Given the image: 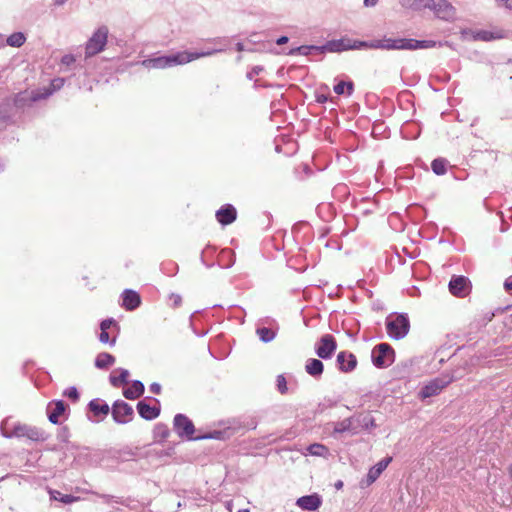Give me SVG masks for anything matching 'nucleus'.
I'll return each instance as SVG.
<instances>
[{"mask_svg":"<svg viewBox=\"0 0 512 512\" xmlns=\"http://www.w3.org/2000/svg\"><path fill=\"white\" fill-rule=\"evenodd\" d=\"M173 429L181 439H185L188 441H196L203 439L225 440L230 438L234 434V430L229 427L224 430H214L204 435L194 436L195 426L193 422L185 414L181 413H178L174 416Z\"/></svg>","mask_w":512,"mask_h":512,"instance_id":"1","label":"nucleus"},{"mask_svg":"<svg viewBox=\"0 0 512 512\" xmlns=\"http://www.w3.org/2000/svg\"><path fill=\"white\" fill-rule=\"evenodd\" d=\"M0 431L5 438H27L35 442H44L49 438L43 429L20 422L13 423L9 418L2 421Z\"/></svg>","mask_w":512,"mask_h":512,"instance_id":"2","label":"nucleus"},{"mask_svg":"<svg viewBox=\"0 0 512 512\" xmlns=\"http://www.w3.org/2000/svg\"><path fill=\"white\" fill-rule=\"evenodd\" d=\"M386 330L392 339H403L409 332L410 321L405 313H393L386 318Z\"/></svg>","mask_w":512,"mask_h":512,"instance_id":"3","label":"nucleus"},{"mask_svg":"<svg viewBox=\"0 0 512 512\" xmlns=\"http://www.w3.org/2000/svg\"><path fill=\"white\" fill-rule=\"evenodd\" d=\"M222 51H224V48H221V47L213 48V49L201 51V52L181 51V52H177L175 54L165 55L166 65H167V67L183 65V64L189 63L193 60H196V59H199L202 57L211 56V55H214V54L222 52Z\"/></svg>","mask_w":512,"mask_h":512,"instance_id":"4","label":"nucleus"},{"mask_svg":"<svg viewBox=\"0 0 512 512\" xmlns=\"http://www.w3.org/2000/svg\"><path fill=\"white\" fill-rule=\"evenodd\" d=\"M371 361L376 368H387L395 361V351L388 343L377 344L372 349Z\"/></svg>","mask_w":512,"mask_h":512,"instance_id":"5","label":"nucleus"},{"mask_svg":"<svg viewBox=\"0 0 512 512\" xmlns=\"http://www.w3.org/2000/svg\"><path fill=\"white\" fill-rule=\"evenodd\" d=\"M109 30L105 25L100 26L88 39L85 46L86 58L102 52L107 44Z\"/></svg>","mask_w":512,"mask_h":512,"instance_id":"6","label":"nucleus"},{"mask_svg":"<svg viewBox=\"0 0 512 512\" xmlns=\"http://www.w3.org/2000/svg\"><path fill=\"white\" fill-rule=\"evenodd\" d=\"M428 9L444 21H454L456 19V8L447 0H430Z\"/></svg>","mask_w":512,"mask_h":512,"instance_id":"7","label":"nucleus"},{"mask_svg":"<svg viewBox=\"0 0 512 512\" xmlns=\"http://www.w3.org/2000/svg\"><path fill=\"white\" fill-rule=\"evenodd\" d=\"M113 420L117 424H126L133 420L134 410L130 404L123 400H116L111 408Z\"/></svg>","mask_w":512,"mask_h":512,"instance_id":"8","label":"nucleus"},{"mask_svg":"<svg viewBox=\"0 0 512 512\" xmlns=\"http://www.w3.org/2000/svg\"><path fill=\"white\" fill-rule=\"evenodd\" d=\"M337 349V341L331 334H324L315 345V353L320 359H330Z\"/></svg>","mask_w":512,"mask_h":512,"instance_id":"9","label":"nucleus"},{"mask_svg":"<svg viewBox=\"0 0 512 512\" xmlns=\"http://www.w3.org/2000/svg\"><path fill=\"white\" fill-rule=\"evenodd\" d=\"M396 50L428 49L436 46L433 40H416L407 38L395 39Z\"/></svg>","mask_w":512,"mask_h":512,"instance_id":"10","label":"nucleus"},{"mask_svg":"<svg viewBox=\"0 0 512 512\" xmlns=\"http://www.w3.org/2000/svg\"><path fill=\"white\" fill-rule=\"evenodd\" d=\"M156 405L151 406L146 400H141L137 403L136 409L141 418L145 420H153L160 415V402L157 398H150Z\"/></svg>","mask_w":512,"mask_h":512,"instance_id":"11","label":"nucleus"},{"mask_svg":"<svg viewBox=\"0 0 512 512\" xmlns=\"http://www.w3.org/2000/svg\"><path fill=\"white\" fill-rule=\"evenodd\" d=\"M451 378L438 377L426 384L420 391L422 398H429L439 394L450 382Z\"/></svg>","mask_w":512,"mask_h":512,"instance_id":"12","label":"nucleus"},{"mask_svg":"<svg viewBox=\"0 0 512 512\" xmlns=\"http://www.w3.org/2000/svg\"><path fill=\"white\" fill-rule=\"evenodd\" d=\"M448 286L450 293L456 297H464L470 291V281L463 275L453 276Z\"/></svg>","mask_w":512,"mask_h":512,"instance_id":"13","label":"nucleus"},{"mask_svg":"<svg viewBox=\"0 0 512 512\" xmlns=\"http://www.w3.org/2000/svg\"><path fill=\"white\" fill-rule=\"evenodd\" d=\"M350 38L342 37L340 39H333L327 41L324 45H321L319 49V53H340L343 51L350 50Z\"/></svg>","mask_w":512,"mask_h":512,"instance_id":"14","label":"nucleus"},{"mask_svg":"<svg viewBox=\"0 0 512 512\" xmlns=\"http://www.w3.org/2000/svg\"><path fill=\"white\" fill-rule=\"evenodd\" d=\"M336 364L341 372H352L357 366L356 356L348 351H341L336 357Z\"/></svg>","mask_w":512,"mask_h":512,"instance_id":"15","label":"nucleus"},{"mask_svg":"<svg viewBox=\"0 0 512 512\" xmlns=\"http://www.w3.org/2000/svg\"><path fill=\"white\" fill-rule=\"evenodd\" d=\"M464 34L471 35L472 39L475 41H492L496 39L504 38V33L502 30L490 31V30H468L464 31Z\"/></svg>","mask_w":512,"mask_h":512,"instance_id":"16","label":"nucleus"},{"mask_svg":"<svg viewBox=\"0 0 512 512\" xmlns=\"http://www.w3.org/2000/svg\"><path fill=\"white\" fill-rule=\"evenodd\" d=\"M236 218H237V211H236L235 207L231 204L223 205L216 212V219L223 226L232 224L236 220Z\"/></svg>","mask_w":512,"mask_h":512,"instance_id":"17","label":"nucleus"},{"mask_svg":"<svg viewBox=\"0 0 512 512\" xmlns=\"http://www.w3.org/2000/svg\"><path fill=\"white\" fill-rule=\"evenodd\" d=\"M297 506L305 511H316L322 505V498L317 493L305 495L297 499Z\"/></svg>","mask_w":512,"mask_h":512,"instance_id":"18","label":"nucleus"},{"mask_svg":"<svg viewBox=\"0 0 512 512\" xmlns=\"http://www.w3.org/2000/svg\"><path fill=\"white\" fill-rule=\"evenodd\" d=\"M68 405L63 400H55L47 407L48 419L52 424L59 423V417L63 415Z\"/></svg>","mask_w":512,"mask_h":512,"instance_id":"19","label":"nucleus"},{"mask_svg":"<svg viewBox=\"0 0 512 512\" xmlns=\"http://www.w3.org/2000/svg\"><path fill=\"white\" fill-rule=\"evenodd\" d=\"M123 303L122 306L127 311H133L141 305V297L138 292L125 289L122 293Z\"/></svg>","mask_w":512,"mask_h":512,"instance_id":"20","label":"nucleus"},{"mask_svg":"<svg viewBox=\"0 0 512 512\" xmlns=\"http://www.w3.org/2000/svg\"><path fill=\"white\" fill-rule=\"evenodd\" d=\"M392 457L388 456L380 460L377 464L372 466L367 474V485H371L374 483L382 472L387 468V466L391 463Z\"/></svg>","mask_w":512,"mask_h":512,"instance_id":"21","label":"nucleus"},{"mask_svg":"<svg viewBox=\"0 0 512 512\" xmlns=\"http://www.w3.org/2000/svg\"><path fill=\"white\" fill-rule=\"evenodd\" d=\"M88 409L94 416H101L102 418L107 416L110 412L109 405L102 399L95 398L88 403Z\"/></svg>","mask_w":512,"mask_h":512,"instance_id":"22","label":"nucleus"},{"mask_svg":"<svg viewBox=\"0 0 512 512\" xmlns=\"http://www.w3.org/2000/svg\"><path fill=\"white\" fill-rule=\"evenodd\" d=\"M305 371L315 379H319L324 371V364L320 359L310 358L306 361Z\"/></svg>","mask_w":512,"mask_h":512,"instance_id":"23","label":"nucleus"},{"mask_svg":"<svg viewBox=\"0 0 512 512\" xmlns=\"http://www.w3.org/2000/svg\"><path fill=\"white\" fill-rule=\"evenodd\" d=\"M144 384L139 380H134L131 386L123 390V395L126 399L135 400L144 394Z\"/></svg>","mask_w":512,"mask_h":512,"instance_id":"24","label":"nucleus"},{"mask_svg":"<svg viewBox=\"0 0 512 512\" xmlns=\"http://www.w3.org/2000/svg\"><path fill=\"white\" fill-rule=\"evenodd\" d=\"M114 363L115 357L107 352H101L95 358V366L98 369H108Z\"/></svg>","mask_w":512,"mask_h":512,"instance_id":"25","label":"nucleus"},{"mask_svg":"<svg viewBox=\"0 0 512 512\" xmlns=\"http://www.w3.org/2000/svg\"><path fill=\"white\" fill-rule=\"evenodd\" d=\"M116 371L119 372V376H115L114 372L109 376L111 385L118 388L122 385L128 384L129 371L124 368H118Z\"/></svg>","mask_w":512,"mask_h":512,"instance_id":"26","label":"nucleus"},{"mask_svg":"<svg viewBox=\"0 0 512 512\" xmlns=\"http://www.w3.org/2000/svg\"><path fill=\"white\" fill-rule=\"evenodd\" d=\"M430 0H399L400 5L409 10L420 11L428 8Z\"/></svg>","mask_w":512,"mask_h":512,"instance_id":"27","label":"nucleus"},{"mask_svg":"<svg viewBox=\"0 0 512 512\" xmlns=\"http://www.w3.org/2000/svg\"><path fill=\"white\" fill-rule=\"evenodd\" d=\"M337 95H343L346 91L347 96H351L354 91V83L352 81H340L334 88Z\"/></svg>","mask_w":512,"mask_h":512,"instance_id":"28","label":"nucleus"},{"mask_svg":"<svg viewBox=\"0 0 512 512\" xmlns=\"http://www.w3.org/2000/svg\"><path fill=\"white\" fill-rule=\"evenodd\" d=\"M256 334L264 343H269L276 337V331L268 327H257Z\"/></svg>","mask_w":512,"mask_h":512,"instance_id":"29","label":"nucleus"},{"mask_svg":"<svg viewBox=\"0 0 512 512\" xmlns=\"http://www.w3.org/2000/svg\"><path fill=\"white\" fill-rule=\"evenodd\" d=\"M170 435L168 426L164 423H157L153 429V437L156 440L163 441Z\"/></svg>","mask_w":512,"mask_h":512,"instance_id":"30","label":"nucleus"},{"mask_svg":"<svg viewBox=\"0 0 512 512\" xmlns=\"http://www.w3.org/2000/svg\"><path fill=\"white\" fill-rule=\"evenodd\" d=\"M318 48H320V46H316V45H302V46H299V47H296V48H292L288 52V54L289 55L300 54V55L308 56L312 52L319 53V49Z\"/></svg>","mask_w":512,"mask_h":512,"instance_id":"31","label":"nucleus"},{"mask_svg":"<svg viewBox=\"0 0 512 512\" xmlns=\"http://www.w3.org/2000/svg\"><path fill=\"white\" fill-rule=\"evenodd\" d=\"M26 41V37L22 32H14L7 37V45L15 48L21 47Z\"/></svg>","mask_w":512,"mask_h":512,"instance_id":"32","label":"nucleus"},{"mask_svg":"<svg viewBox=\"0 0 512 512\" xmlns=\"http://www.w3.org/2000/svg\"><path fill=\"white\" fill-rule=\"evenodd\" d=\"M395 39L392 38H384L381 40H373V44L371 45L372 49H386V50H396Z\"/></svg>","mask_w":512,"mask_h":512,"instance_id":"33","label":"nucleus"},{"mask_svg":"<svg viewBox=\"0 0 512 512\" xmlns=\"http://www.w3.org/2000/svg\"><path fill=\"white\" fill-rule=\"evenodd\" d=\"M448 161L445 158H436L431 163L432 171L436 175H444L447 172Z\"/></svg>","mask_w":512,"mask_h":512,"instance_id":"34","label":"nucleus"},{"mask_svg":"<svg viewBox=\"0 0 512 512\" xmlns=\"http://www.w3.org/2000/svg\"><path fill=\"white\" fill-rule=\"evenodd\" d=\"M143 65L148 68L163 69L167 68L166 59L164 56L146 59L143 61Z\"/></svg>","mask_w":512,"mask_h":512,"instance_id":"35","label":"nucleus"},{"mask_svg":"<svg viewBox=\"0 0 512 512\" xmlns=\"http://www.w3.org/2000/svg\"><path fill=\"white\" fill-rule=\"evenodd\" d=\"M353 430L352 427V418H346L342 421L336 422L334 424L333 432L334 433H344L347 431Z\"/></svg>","mask_w":512,"mask_h":512,"instance_id":"36","label":"nucleus"},{"mask_svg":"<svg viewBox=\"0 0 512 512\" xmlns=\"http://www.w3.org/2000/svg\"><path fill=\"white\" fill-rule=\"evenodd\" d=\"M307 451L314 456H325L328 453V448L320 443H313L308 446Z\"/></svg>","mask_w":512,"mask_h":512,"instance_id":"37","label":"nucleus"},{"mask_svg":"<svg viewBox=\"0 0 512 512\" xmlns=\"http://www.w3.org/2000/svg\"><path fill=\"white\" fill-rule=\"evenodd\" d=\"M276 386L280 394H286L288 392L287 380L284 375L280 374L277 376Z\"/></svg>","mask_w":512,"mask_h":512,"instance_id":"38","label":"nucleus"},{"mask_svg":"<svg viewBox=\"0 0 512 512\" xmlns=\"http://www.w3.org/2000/svg\"><path fill=\"white\" fill-rule=\"evenodd\" d=\"M373 44V41L367 42V41H360V40H352L350 39V50H357L361 48H371V45Z\"/></svg>","mask_w":512,"mask_h":512,"instance_id":"39","label":"nucleus"},{"mask_svg":"<svg viewBox=\"0 0 512 512\" xmlns=\"http://www.w3.org/2000/svg\"><path fill=\"white\" fill-rule=\"evenodd\" d=\"M63 395L65 397H68L73 402H77L79 400V398H80L79 392H78L77 388L74 387V386H71V387L67 388L63 392Z\"/></svg>","mask_w":512,"mask_h":512,"instance_id":"40","label":"nucleus"},{"mask_svg":"<svg viewBox=\"0 0 512 512\" xmlns=\"http://www.w3.org/2000/svg\"><path fill=\"white\" fill-rule=\"evenodd\" d=\"M69 437H70V431L67 426H62L61 428L58 429L57 439L60 442L68 443Z\"/></svg>","mask_w":512,"mask_h":512,"instance_id":"41","label":"nucleus"},{"mask_svg":"<svg viewBox=\"0 0 512 512\" xmlns=\"http://www.w3.org/2000/svg\"><path fill=\"white\" fill-rule=\"evenodd\" d=\"M361 425L364 429L366 430H370V429H373V428H376V423H375V419L370 416V415H366L364 416L361 420Z\"/></svg>","mask_w":512,"mask_h":512,"instance_id":"42","label":"nucleus"},{"mask_svg":"<svg viewBox=\"0 0 512 512\" xmlns=\"http://www.w3.org/2000/svg\"><path fill=\"white\" fill-rule=\"evenodd\" d=\"M99 341L103 344L109 343L111 346H114L116 343V339L113 338L112 340H110L109 333L107 331H104V329H102L99 334Z\"/></svg>","mask_w":512,"mask_h":512,"instance_id":"43","label":"nucleus"},{"mask_svg":"<svg viewBox=\"0 0 512 512\" xmlns=\"http://www.w3.org/2000/svg\"><path fill=\"white\" fill-rule=\"evenodd\" d=\"M53 497L55 499H57L56 496L53 495ZM78 499H79V497H76V496H73V495H70V494L61 495V497L58 498V500L61 501L64 504H71L73 502H76Z\"/></svg>","mask_w":512,"mask_h":512,"instance_id":"44","label":"nucleus"},{"mask_svg":"<svg viewBox=\"0 0 512 512\" xmlns=\"http://www.w3.org/2000/svg\"><path fill=\"white\" fill-rule=\"evenodd\" d=\"M263 70H264L263 66L256 65V66L252 67V69L249 72H247L246 77L249 80H253L254 76L260 74Z\"/></svg>","mask_w":512,"mask_h":512,"instance_id":"45","label":"nucleus"},{"mask_svg":"<svg viewBox=\"0 0 512 512\" xmlns=\"http://www.w3.org/2000/svg\"><path fill=\"white\" fill-rule=\"evenodd\" d=\"M76 61V58L72 54H66L61 58V64L70 66Z\"/></svg>","mask_w":512,"mask_h":512,"instance_id":"46","label":"nucleus"},{"mask_svg":"<svg viewBox=\"0 0 512 512\" xmlns=\"http://www.w3.org/2000/svg\"><path fill=\"white\" fill-rule=\"evenodd\" d=\"M170 300L172 301V306L174 308L179 307L182 303V297L179 294L172 293L170 295Z\"/></svg>","mask_w":512,"mask_h":512,"instance_id":"47","label":"nucleus"},{"mask_svg":"<svg viewBox=\"0 0 512 512\" xmlns=\"http://www.w3.org/2000/svg\"><path fill=\"white\" fill-rule=\"evenodd\" d=\"M115 320L113 318L105 319L100 323V330L104 329V331H107L112 324H115Z\"/></svg>","mask_w":512,"mask_h":512,"instance_id":"48","label":"nucleus"},{"mask_svg":"<svg viewBox=\"0 0 512 512\" xmlns=\"http://www.w3.org/2000/svg\"><path fill=\"white\" fill-rule=\"evenodd\" d=\"M64 79L62 78H56L51 82V86L53 87V90L59 89L63 86Z\"/></svg>","mask_w":512,"mask_h":512,"instance_id":"49","label":"nucleus"},{"mask_svg":"<svg viewBox=\"0 0 512 512\" xmlns=\"http://www.w3.org/2000/svg\"><path fill=\"white\" fill-rule=\"evenodd\" d=\"M150 391L154 394H160L161 393V385L157 382H154L149 387Z\"/></svg>","mask_w":512,"mask_h":512,"instance_id":"50","label":"nucleus"},{"mask_svg":"<svg viewBox=\"0 0 512 512\" xmlns=\"http://www.w3.org/2000/svg\"><path fill=\"white\" fill-rule=\"evenodd\" d=\"M329 97L325 94H317L316 95V102L320 104H324L328 101Z\"/></svg>","mask_w":512,"mask_h":512,"instance_id":"51","label":"nucleus"},{"mask_svg":"<svg viewBox=\"0 0 512 512\" xmlns=\"http://www.w3.org/2000/svg\"><path fill=\"white\" fill-rule=\"evenodd\" d=\"M504 288L507 292L512 291V276L507 278L504 282Z\"/></svg>","mask_w":512,"mask_h":512,"instance_id":"52","label":"nucleus"},{"mask_svg":"<svg viewBox=\"0 0 512 512\" xmlns=\"http://www.w3.org/2000/svg\"><path fill=\"white\" fill-rule=\"evenodd\" d=\"M210 41L213 43H216V44H223L224 46H226L228 44V40L226 38H214V39H211Z\"/></svg>","mask_w":512,"mask_h":512,"instance_id":"53","label":"nucleus"},{"mask_svg":"<svg viewBox=\"0 0 512 512\" xmlns=\"http://www.w3.org/2000/svg\"><path fill=\"white\" fill-rule=\"evenodd\" d=\"M289 41V38L287 36H281L276 40L277 45H284Z\"/></svg>","mask_w":512,"mask_h":512,"instance_id":"54","label":"nucleus"},{"mask_svg":"<svg viewBox=\"0 0 512 512\" xmlns=\"http://www.w3.org/2000/svg\"><path fill=\"white\" fill-rule=\"evenodd\" d=\"M378 3V0H364V5L366 7H374Z\"/></svg>","mask_w":512,"mask_h":512,"instance_id":"55","label":"nucleus"},{"mask_svg":"<svg viewBox=\"0 0 512 512\" xmlns=\"http://www.w3.org/2000/svg\"><path fill=\"white\" fill-rule=\"evenodd\" d=\"M209 248H210V247L208 246L205 250H203V251H202V254H201V260H202L203 264H204L206 267H208V268L212 267V265H213V264H210V263H206V262H205V259H204L205 253L207 252V250H208Z\"/></svg>","mask_w":512,"mask_h":512,"instance_id":"56","label":"nucleus"},{"mask_svg":"<svg viewBox=\"0 0 512 512\" xmlns=\"http://www.w3.org/2000/svg\"><path fill=\"white\" fill-rule=\"evenodd\" d=\"M497 1L504 4L508 9H512V0H497Z\"/></svg>","mask_w":512,"mask_h":512,"instance_id":"57","label":"nucleus"},{"mask_svg":"<svg viewBox=\"0 0 512 512\" xmlns=\"http://www.w3.org/2000/svg\"><path fill=\"white\" fill-rule=\"evenodd\" d=\"M262 322L266 323V324H269V325L276 324L274 319H270L268 317L266 319H263Z\"/></svg>","mask_w":512,"mask_h":512,"instance_id":"58","label":"nucleus"},{"mask_svg":"<svg viewBox=\"0 0 512 512\" xmlns=\"http://www.w3.org/2000/svg\"><path fill=\"white\" fill-rule=\"evenodd\" d=\"M236 50H237V51H239V52L244 51V45H243V43L238 42V43L236 44Z\"/></svg>","mask_w":512,"mask_h":512,"instance_id":"59","label":"nucleus"},{"mask_svg":"<svg viewBox=\"0 0 512 512\" xmlns=\"http://www.w3.org/2000/svg\"><path fill=\"white\" fill-rule=\"evenodd\" d=\"M343 487V482L341 480H338L336 483H335V488L336 489H341Z\"/></svg>","mask_w":512,"mask_h":512,"instance_id":"60","label":"nucleus"},{"mask_svg":"<svg viewBox=\"0 0 512 512\" xmlns=\"http://www.w3.org/2000/svg\"><path fill=\"white\" fill-rule=\"evenodd\" d=\"M21 101H22V98L20 96H17L16 99H15V105L17 107H20L21 106Z\"/></svg>","mask_w":512,"mask_h":512,"instance_id":"61","label":"nucleus"},{"mask_svg":"<svg viewBox=\"0 0 512 512\" xmlns=\"http://www.w3.org/2000/svg\"><path fill=\"white\" fill-rule=\"evenodd\" d=\"M102 499H104L106 502H108L111 498H113V496L111 495H107V494H103L100 496Z\"/></svg>","mask_w":512,"mask_h":512,"instance_id":"62","label":"nucleus"},{"mask_svg":"<svg viewBox=\"0 0 512 512\" xmlns=\"http://www.w3.org/2000/svg\"><path fill=\"white\" fill-rule=\"evenodd\" d=\"M5 163L0 159V173L4 171Z\"/></svg>","mask_w":512,"mask_h":512,"instance_id":"63","label":"nucleus"},{"mask_svg":"<svg viewBox=\"0 0 512 512\" xmlns=\"http://www.w3.org/2000/svg\"><path fill=\"white\" fill-rule=\"evenodd\" d=\"M238 512H250V510L249 509H240V510H238Z\"/></svg>","mask_w":512,"mask_h":512,"instance_id":"64","label":"nucleus"}]
</instances>
